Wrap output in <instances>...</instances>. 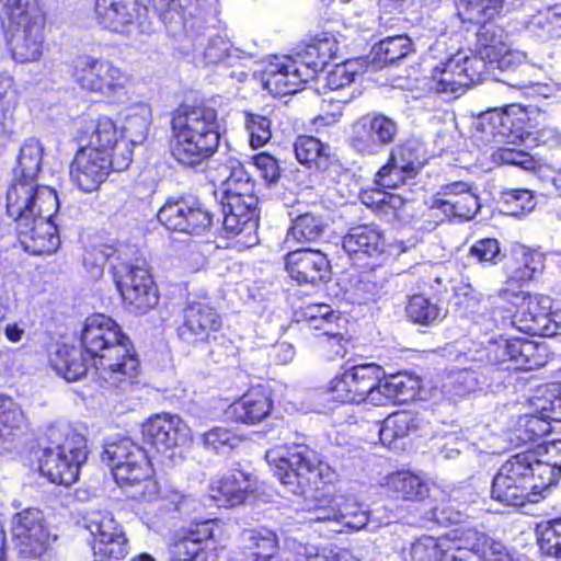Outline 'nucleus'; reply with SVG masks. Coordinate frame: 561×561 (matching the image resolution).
<instances>
[{
    "mask_svg": "<svg viewBox=\"0 0 561 561\" xmlns=\"http://www.w3.org/2000/svg\"><path fill=\"white\" fill-rule=\"evenodd\" d=\"M58 208L54 188L36 181L14 179L7 192V213L15 222L18 238L26 252L44 255L57 251L60 239L53 218Z\"/></svg>",
    "mask_w": 561,
    "mask_h": 561,
    "instance_id": "1",
    "label": "nucleus"
},
{
    "mask_svg": "<svg viewBox=\"0 0 561 561\" xmlns=\"http://www.w3.org/2000/svg\"><path fill=\"white\" fill-rule=\"evenodd\" d=\"M81 344L99 378L117 387L137 374L139 360L129 339L110 317L98 313L85 319Z\"/></svg>",
    "mask_w": 561,
    "mask_h": 561,
    "instance_id": "2",
    "label": "nucleus"
},
{
    "mask_svg": "<svg viewBox=\"0 0 561 561\" xmlns=\"http://www.w3.org/2000/svg\"><path fill=\"white\" fill-rule=\"evenodd\" d=\"M171 152L184 165L210 158L220 141L217 111L208 105H182L171 121Z\"/></svg>",
    "mask_w": 561,
    "mask_h": 561,
    "instance_id": "3",
    "label": "nucleus"
},
{
    "mask_svg": "<svg viewBox=\"0 0 561 561\" xmlns=\"http://www.w3.org/2000/svg\"><path fill=\"white\" fill-rule=\"evenodd\" d=\"M102 460L111 468L116 483L133 497L153 500L160 486L153 479V469L147 451L128 437L108 442Z\"/></svg>",
    "mask_w": 561,
    "mask_h": 561,
    "instance_id": "4",
    "label": "nucleus"
},
{
    "mask_svg": "<svg viewBox=\"0 0 561 561\" xmlns=\"http://www.w3.org/2000/svg\"><path fill=\"white\" fill-rule=\"evenodd\" d=\"M535 453L524 451L510 457L493 478L491 496L512 506L536 503L548 489H535L539 480L534 470Z\"/></svg>",
    "mask_w": 561,
    "mask_h": 561,
    "instance_id": "5",
    "label": "nucleus"
},
{
    "mask_svg": "<svg viewBox=\"0 0 561 561\" xmlns=\"http://www.w3.org/2000/svg\"><path fill=\"white\" fill-rule=\"evenodd\" d=\"M72 77L85 92L106 99H117L127 94L131 75L114 61L91 55L75 60Z\"/></svg>",
    "mask_w": 561,
    "mask_h": 561,
    "instance_id": "6",
    "label": "nucleus"
},
{
    "mask_svg": "<svg viewBox=\"0 0 561 561\" xmlns=\"http://www.w3.org/2000/svg\"><path fill=\"white\" fill-rule=\"evenodd\" d=\"M265 458L274 476L294 495L306 496L321 476L319 466L310 458V451L302 446L293 450H268Z\"/></svg>",
    "mask_w": 561,
    "mask_h": 561,
    "instance_id": "7",
    "label": "nucleus"
},
{
    "mask_svg": "<svg viewBox=\"0 0 561 561\" xmlns=\"http://www.w3.org/2000/svg\"><path fill=\"white\" fill-rule=\"evenodd\" d=\"M221 321L214 308L203 301H193L184 310L183 323L178 328L179 337L188 344H207L208 355L215 363H222L228 357L222 350L226 339L218 335Z\"/></svg>",
    "mask_w": 561,
    "mask_h": 561,
    "instance_id": "8",
    "label": "nucleus"
},
{
    "mask_svg": "<svg viewBox=\"0 0 561 561\" xmlns=\"http://www.w3.org/2000/svg\"><path fill=\"white\" fill-rule=\"evenodd\" d=\"M488 73L486 62L457 49L449 53L445 61L432 72L430 89L437 93L462 94L469 87Z\"/></svg>",
    "mask_w": 561,
    "mask_h": 561,
    "instance_id": "9",
    "label": "nucleus"
},
{
    "mask_svg": "<svg viewBox=\"0 0 561 561\" xmlns=\"http://www.w3.org/2000/svg\"><path fill=\"white\" fill-rule=\"evenodd\" d=\"M94 18L102 28L129 37L152 32L148 8L139 0H95Z\"/></svg>",
    "mask_w": 561,
    "mask_h": 561,
    "instance_id": "10",
    "label": "nucleus"
},
{
    "mask_svg": "<svg viewBox=\"0 0 561 561\" xmlns=\"http://www.w3.org/2000/svg\"><path fill=\"white\" fill-rule=\"evenodd\" d=\"M383 369L376 364H360L346 369L342 375L334 377L328 391L335 401L342 403H360L368 401L371 404L380 403L378 385Z\"/></svg>",
    "mask_w": 561,
    "mask_h": 561,
    "instance_id": "11",
    "label": "nucleus"
},
{
    "mask_svg": "<svg viewBox=\"0 0 561 561\" xmlns=\"http://www.w3.org/2000/svg\"><path fill=\"white\" fill-rule=\"evenodd\" d=\"M8 43L16 62L37 61L43 55L45 18L41 11L21 12L5 18Z\"/></svg>",
    "mask_w": 561,
    "mask_h": 561,
    "instance_id": "12",
    "label": "nucleus"
},
{
    "mask_svg": "<svg viewBox=\"0 0 561 561\" xmlns=\"http://www.w3.org/2000/svg\"><path fill=\"white\" fill-rule=\"evenodd\" d=\"M84 527L94 538L93 561H122L129 552L123 526L112 512L94 510L83 517Z\"/></svg>",
    "mask_w": 561,
    "mask_h": 561,
    "instance_id": "13",
    "label": "nucleus"
},
{
    "mask_svg": "<svg viewBox=\"0 0 561 561\" xmlns=\"http://www.w3.org/2000/svg\"><path fill=\"white\" fill-rule=\"evenodd\" d=\"M114 278L130 312L144 314L157 306L158 290L145 266L121 264L114 267Z\"/></svg>",
    "mask_w": 561,
    "mask_h": 561,
    "instance_id": "14",
    "label": "nucleus"
},
{
    "mask_svg": "<svg viewBox=\"0 0 561 561\" xmlns=\"http://www.w3.org/2000/svg\"><path fill=\"white\" fill-rule=\"evenodd\" d=\"M526 114L522 111L493 110L479 116L476 139L483 145H524Z\"/></svg>",
    "mask_w": 561,
    "mask_h": 561,
    "instance_id": "15",
    "label": "nucleus"
},
{
    "mask_svg": "<svg viewBox=\"0 0 561 561\" xmlns=\"http://www.w3.org/2000/svg\"><path fill=\"white\" fill-rule=\"evenodd\" d=\"M158 220L168 230L199 236L211 225V214L191 196L170 197L160 207Z\"/></svg>",
    "mask_w": 561,
    "mask_h": 561,
    "instance_id": "16",
    "label": "nucleus"
},
{
    "mask_svg": "<svg viewBox=\"0 0 561 561\" xmlns=\"http://www.w3.org/2000/svg\"><path fill=\"white\" fill-rule=\"evenodd\" d=\"M12 535L19 552L30 558L42 556L57 539L37 508H26L13 516Z\"/></svg>",
    "mask_w": 561,
    "mask_h": 561,
    "instance_id": "17",
    "label": "nucleus"
},
{
    "mask_svg": "<svg viewBox=\"0 0 561 561\" xmlns=\"http://www.w3.org/2000/svg\"><path fill=\"white\" fill-rule=\"evenodd\" d=\"M518 307L519 329L534 335L552 336L561 329V316L552 313V299L549 296L523 291L513 296Z\"/></svg>",
    "mask_w": 561,
    "mask_h": 561,
    "instance_id": "18",
    "label": "nucleus"
},
{
    "mask_svg": "<svg viewBox=\"0 0 561 561\" xmlns=\"http://www.w3.org/2000/svg\"><path fill=\"white\" fill-rule=\"evenodd\" d=\"M463 300L459 305L463 306L465 312L476 322H495L496 314L502 318L512 317L516 323L518 307L515 305L513 296H519L523 291H514L508 288L501 289L495 295L483 298L471 285L460 288Z\"/></svg>",
    "mask_w": 561,
    "mask_h": 561,
    "instance_id": "19",
    "label": "nucleus"
},
{
    "mask_svg": "<svg viewBox=\"0 0 561 561\" xmlns=\"http://www.w3.org/2000/svg\"><path fill=\"white\" fill-rule=\"evenodd\" d=\"M399 134L398 123L381 113L363 116L353 125L351 144L362 154H376L393 144Z\"/></svg>",
    "mask_w": 561,
    "mask_h": 561,
    "instance_id": "20",
    "label": "nucleus"
},
{
    "mask_svg": "<svg viewBox=\"0 0 561 561\" xmlns=\"http://www.w3.org/2000/svg\"><path fill=\"white\" fill-rule=\"evenodd\" d=\"M112 171L111 154L92 148H81L70 164V178L83 192H94Z\"/></svg>",
    "mask_w": 561,
    "mask_h": 561,
    "instance_id": "21",
    "label": "nucleus"
},
{
    "mask_svg": "<svg viewBox=\"0 0 561 561\" xmlns=\"http://www.w3.org/2000/svg\"><path fill=\"white\" fill-rule=\"evenodd\" d=\"M547 347L523 337L500 339L490 353L497 363L512 362L515 369L533 370L546 364Z\"/></svg>",
    "mask_w": 561,
    "mask_h": 561,
    "instance_id": "22",
    "label": "nucleus"
},
{
    "mask_svg": "<svg viewBox=\"0 0 561 561\" xmlns=\"http://www.w3.org/2000/svg\"><path fill=\"white\" fill-rule=\"evenodd\" d=\"M222 225L232 234L255 232L259 227L257 197L254 193L222 195Z\"/></svg>",
    "mask_w": 561,
    "mask_h": 561,
    "instance_id": "23",
    "label": "nucleus"
},
{
    "mask_svg": "<svg viewBox=\"0 0 561 561\" xmlns=\"http://www.w3.org/2000/svg\"><path fill=\"white\" fill-rule=\"evenodd\" d=\"M141 433L147 444L158 453H164L184 444L188 428L180 416L164 413L150 417L142 425Z\"/></svg>",
    "mask_w": 561,
    "mask_h": 561,
    "instance_id": "24",
    "label": "nucleus"
},
{
    "mask_svg": "<svg viewBox=\"0 0 561 561\" xmlns=\"http://www.w3.org/2000/svg\"><path fill=\"white\" fill-rule=\"evenodd\" d=\"M307 81L298 60L289 56H275L262 73L263 87L274 95L296 93Z\"/></svg>",
    "mask_w": 561,
    "mask_h": 561,
    "instance_id": "25",
    "label": "nucleus"
},
{
    "mask_svg": "<svg viewBox=\"0 0 561 561\" xmlns=\"http://www.w3.org/2000/svg\"><path fill=\"white\" fill-rule=\"evenodd\" d=\"M285 265L289 276L298 284L314 286L330 275V263L319 250H294L285 256Z\"/></svg>",
    "mask_w": 561,
    "mask_h": 561,
    "instance_id": "26",
    "label": "nucleus"
},
{
    "mask_svg": "<svg viewBox=\"0 0 561 561\" xmlns=\"http://www.w3.org/2000/svg\"><path fill=\"white\" fill-rule=\"evenodd\" d=\"M479 198L466 182L445 184L436 193L432 207L442 209L446 216L471 219L480 209Z\"/></svg>",
    "mask_w": 561,
    "mask_h": 561,
    "instance_id": "27",
    "label": "nucleus"
},
{
    "mask_svg": "<svg viewBox=\"0 0 561 561\" xmlns=\"http://www.w3.org/2000/svg\"><path fill=\"white\" fill-rule=\"evenodd\" d=\"M210 524L204 523L175 541L170 548L173 561H216V545Z\"/></svg>",
    "mask_w": 561,
    "mask_h": 561,
    "instance_id": "28",
    "label": "nucleus"
},
{
    "mask_svg": "<svg viewBox=\"0 0 561 561\" xmlns=\"http://www.w3.org/2000/svg\"><path fill=\"white\" fill-rule=\"evenodd\" d=\"M255 478L239 469L225 473L213 481L211 497L219 506H236L242 504L253 491Z\"/></svg>",
    "mask_w": 561,
    "mask_h": 561,
    "instance_id": "29",
    "label": "nucleus"
},
{
    "mask_svg": "<svg viewBox=\"0 0 561 561\" xmlns=\"http://www.w3.org/2000/svg\"><path fill=\"white\" fill-rule=\"evenodd\" d=\"M272 405V399L264 389L253 388L229 405L227 415L234 422L254 425L268 416Z\"/></svg>",
    "mask_w": 561,
    "mask_h": 561,
    "instance_id": "30",
    "label": "nucleus"
},
{
    "mask_svg": "<svg viewBox=\"0 0 561 561\" xmlns=\"http://www.w3.org/2000/svg\"><path fill=\"white\" fill-rule=\"evenodd\" d=\"M343 249L356 260L376 257L385 251V239L377 226L359 225L344 236Z\"/></svg>",
    "mask_w": 561,
    "mask_h": 561,
    "instance_id": "31",
    "label": "nucleus"
},
{
    "mask_svg": "<svg viewBox=\"0 0 561 561\" xmlns=\"http://www.w3.org/2000/svg\"><path fill=\"white\" fill-rule=\"evenodd\" d=\"M48 445L43 450H51L85 462L88 458L87 438L68 424L51 425L46 433Z\"/></svg>",
    "mask_w": 561,
    "mask_h": 561,
    "instance_id": "32",
    "label": "nucleus"
},
{
    "mask_svg": "<svg viewBox=\"0 0 561 561\" xmlns=\"http://www.w3.org/2000/svg\"><path fill=\"white\" fill-rule=\"evenodd\" d=\"M83 463V461L69 458V456L43 450L39 458V471L51 483L70 485L78 480Z\"/></svg>",
    "mask_w": 561,
    "mask_h": 561,
    "instance_id": "33",
    "label": "nucleus"
},
{
    "mask_svg": "<svg viewBox=\"0 0 561 561\" xmlns=\"http://www.w3.org/2000/svg\"><path fill=\"white\" fill-rule=\"evenodd\" d=\"M89 362L85 351L69 345L59 346L50 359L53 368L67 381L81 379L89 370Z\"/></svg>",
    "mask_w": 561,
    "mask_h": 561,
    "instance_id": "34",
    "label": "nucleus"
},
{
    "mask_svg": "<svg viewBox=\"0 0 561 561\" xmlns=\"http://www.w3.org/2000/svg\"><path fill=\"white\" fill-rule=\"evenodd\" d=\"M241 542L244 556L239 561H268L278 552L276 535L270 530H244Z\"/></svg>",
    "mask_w": 561,
    "mask_h": 561,
    "instance_id": "35",
    "label": "nucleus"
},
{
    "mask_svg": "<svg viewBox=\"0 0 561 561\" xmlns=\"http://www.w3.org/2000/svg\"><path fill=\"white\" fill-rule=\"evenodd\" d=\"M422 424L423 419L417 413L411 411L396 412L386 417L380 426L377 425L380 442L390 446L397 439L417 432Z\"/></svg>",
    "mask_w": 561,
    "mask_h": 561,
    "instance_id": "36",
    "label": "nucleus"
},
{
    "mask_svg": "<svg viewBox=\"0 0 561 561\" xmlns=\"http://www.w3.org/2000/svg\"><path fill=\"white\" fill-rule=\"evenodd\" d=\"M541 448L542 459L535 454L534 470L536 479L539 480L535 489H549L557 482L561 472V439L546 442Z\"/></svg>",
    "mask_w": 561,
    "mask_h": 561,
    "instance_id": "37",
    "label": "nucleus"
},
{
    "mask_svg": "<svg viewBox=\"0 0 561 561\" xmlns=\"http://www.w3.org/2000/svg\"><path fill=\"white\" fill-rule=\"evenodd\" d=\"M414 51L411 38L405 35L389 36L377 43L371 49V62L376 66H392Z\"/></svg>",
    "mask_w": 561,
    "mask_h": 561,
    "instance_id": "38",
    "label": "nucleus"
},
{
    "mask_svg": "<svg viewBox=\"0 0 561 561\" xmlns=\"http://www.w3.org/2000/svg\"><path fill=\"white\" fill-rule=\"evenodd\" d=\"M19 103V92L14 79L8 73H0V146L10 137L14 122V111Z\"/></svg>",
    "mask_w": 561,
    "mask_h": 561,
    "instance_id": "39",
    "label": "nucleus"
},
{
    "mask_svg": "<svg viewBox=\"0 0 561 561\" xmlns=\"http://www.w3.org/2000/svg\"><path fill=\"white\" fill-rule=\"evenodd\" d=\"M43 154L44 148L37 138L30 137L25 139L18 154L14 179L36 181L42 170Z\"/></svg>",
    "mask_w": 561,
    "mask_h": 561,
    "instance_id": "40",
    "label": "nucleus"
},
{
    "mask_svg": "<svg viewBox=\"0 0 561 561\" xmlns=\"http://www.w3.org/2000/svg\"><path fill=\"white\" fill-rule=\"evenodd\" d=\"M388 490L401 500L421 501L428 495V484L410 471H398L387 478Z\"/></svg>",
    "mask_w": 561,
    "mask_h": 561,
    "instance_id": "41",
    "label": "nucleus"
},
{
    "mask_svg": "<svg viewBox=\"0 0 561 561\" xmlns=\"http://www.w3.org/2000/svg\"><path fill=\"white\" fill-rule=\"evenodd\" d=\"M482 20V25L477 32V57L486 62L488 69L493 66L494 58L500 56L505 50V43L503 41V30L492 23H485Z\"/></svg>",
    "mask_w": 561,
    "mask_h": 561,
    "instance_id": "42",
    "label": "nucleus"
},
{
    "mask_svg": "<svg viewBox=\"0 0 561 561\" xmlns=\"http://www.w3.org/2000/svg\"><path fill=\"white\" fill-rule=\"evenodd\" d=\"M328 222L320 215L312 213H306L297 216L287 232L286 243L291 242H313L320 239L325 229Z\"/></svg>",
    "mask_w": 561,
    "mask_h": 561,
    "instance_id": "43",
    "label": "nucleus"
},
{
    "mask_svg": "<svg viewBox=\"0 0 561 561\" xmlns=\"http://www.w3.org/2000/svg\"><path fill=\"white\" fill-rule=\"evenodd\" d=\"M461 541L463 547L457 548L466 549L470 553H474L479 561H494L503 556H511L505 551L502 543L494 541L486 535L479 533L476 529H468L462 534Z\"/></svg>",
    "mask_w": 561,
    "mask_h": 561,
    "instance_id": "44",
    "label": "nucleus"
},
{
    "mask_svg": "<svg viewBox=\"0 0 561 561\" xmlns=\"http://www.w3.org/2000/svg\"><path fill=\"white\" fill-rule=\"evenodd\" d=\"M294 150L297 160L302 164L314 165L317 169L328 167L330 148L316 137L299 136L294 144Z\"/></svg>",
    "mask_w": 561,
    "mask_h": 561,
    "instance_id": "45",
    "label": "nucleus"
},
{
    "mask_svg": "<svg viewBox=\"0 0 561 561\" xmlns=\"http://www.w3.org/2000/svg\"><path fill=\"white\" fill-rule=\"evenodd\" d=\"M416 388L417 380L408 375L397 374L385 377L383 374L378 385L381 401L380 403H376V405H385L387 402L397 399L407 400L414 394Z\"/></svg>",
    "mask_w": 561,
    "mask_h": 561,
    "instance_id": "46",
    "label": "nucleus"
},
{
    "mask_svg": "<svg viewBox=\"0 0 561 561\" xmlns=\"http://www.w3.org/2000/svg\"><path fill=\"white\" fill-rule=\"evenodd\" d=\"M88 133L89 144L85 147L105 151L106 154H111L113 147L119 140L117 127L114 121L107 116L91 121Z\"/></svg>",
    "mask_w": 561,
    "mask_h": 561,
    "instance_id": "47",
    "label": "nucleus"
},
{
    "mask_svg": "<svg viewBox=\"0 0 561 561\" xmlns=\"http://www.w3.org/2000/svg\"><path fill=\"white\" fill-rule=\"evenodd\" d=\"M227 175L221 182L222 195L254 193L255 182L238 160H230L225 167Z\"/></svg>",
    "mask_w": 561,
    "mask_h": 561,
    "instance_id": "48",
    "label": "nucleus"
},
{
    "mask_svg": "<svg viewBox=\"0 0 561 561\" xmlns=\"http://www.w3.org/2000/svg\"><path fill=\"white\" fill-rule=\"evenodd\" d=\"M332 502L339 507L337 525L359 530L368 523V513L351 495L337 494Z\"/></svg>",
    "mask_w": 561,
    "mask_h": 561,
    "instance_id": "49",
    "label": "nucleus"
},
{
    "mask_svg": "<svg viewBox=\"0 0 561 561\" xmlns=\"http://www.w3.org/2000/svg\"><path fill=\"white\" fill-rule=\"evenodd\" d=\"M449 550L448 539L422 536L411 545L410 557L412 561H443Z\"/></svg>",
    "mask_w": 561,
    "mask_h": 561,
    "instance_id": "50",
    "label": "nucleus"
},
{
    "mask_svg": "<svg viewBox=\"0 0 561 561\" xmlns=\"http://www.w3.org/2000/svg\"><path fill=\"white\" fill-rule=\"evenodd\" d=\"M24 423V414L19 404L0 394V444L13 438Z\"/></svg>",
    "mask_w": 561,
    "mask_h": 561,
    "instance_id": "51",
    "label": "nucleus"
},
{
    "mask_svg": "<svg viewBox=\"0 0 561 561\" xmlns=\"http://www.w3.org/2000/svg\"><path fill=\"white\" fill-rule=\"evenodd\" d=\"M528 28L536 36L547 39L561 36V5H554L535 14Z\"/></svg>",
    "mask_w": 561,
    "mask_h": 561,
    "instance_id": "52",
    "label": "nucleus"
},
{
    "mask_svg": "<svg viewBox=\"0 0 561 561\" xmlns=\"http://www.w3.org/2000/svg\"><path fill=\"white\" fill-rule=\"evenodd\" d=\"M503 2L504 0H456V8L463 22L480 23L484 18H493Z\"/></svg>",
    "mask_w": 561,
    "mask_h": 561,
    "instance_id": "53",
    "label": "nucleus"
},
{
    "mask_svg": "<svg viewBox=\"0 0 561 561\" xmlns=\"http://www.w3.org/2000/svg\"><path fill=\"white\" fill-rule=\"evenodd\" d=\"M407 316L422 325H431L445 317L444 310L422 295H414L407 306Z\"/></svg>",
    "mask_w": 561,
    "mask_h": 561,
    "instance_id": "54",
    "label": "nucleus"
},
{
    "mask_svg": "<svg viewBox=\"0 0 561 561\" xmlns=\"http://www.w3.org/2000/svg\"><path fill=\"white\" fill-rule=\"evenodd\" d=\"M537 536L542 553L561 558V517L538 525Z\"/></svg>",
    "mask_w": 561,
    "mask_h": 561,
    "instance_id": "55",
    "label": "nucleus"
},
{
    "mask_svg": "<svg viewBox=\"0 0 561 561\" xmlns=\"http://www.w3.org/2000/svg\"><path fill=\"white\" fill-rule=\"evenodd\" d=\"M456 500L450 499L447 503L442 506L431 507L424 515V518L428 522H434L440 526H449L453 524L461 523L465 517L468 516L467 510L462 505H455Z\"/></svg>",
    "mask_w": 561,
    "mask_h": 561,
    "instance_id": "56",
    "label": "nucleus"
},
{
    "mask_svg": "<svg viewBox=\"0 0 561 561\" xmlns=\"http://www.w3.org/2000/svg\"><path fill=\"white\" fill-rule=\"evenodd\" d=\"M244 126L252 148L263 147L272 137L271 121L266 116L245 112Z\"/></svg>",
    "mask_w": 561,
    "mask_h": 561,
    "instance_id": "57",
    "label": "nucleus"
},
{
    "mask_svg": "<svg viewBox=\"0 0 561 561\" xmlns=\"http://www.w3.org/2000/svg\"><path fill=\"white\" fill-rule=\"evenodd\" d=\"M201 440L206 448L221 454L236 448L240 443L239 437L234 433L224 427H214L205 432L201 435Z\"/></svg>",
    "mask_w": 561,
    "mask_h": 561,
    "instance_id": "58",
    "label": "nucleus"
},
{
    "mask_svg": "<svg viewBox=\"0 0 561 561\" xmlns=\"http://www.w3.org/2000/svg\"><path fill=\"white\" fill-rule=\"evenodd\" d=\"M412 178L414 176L407 170L388 159L387 163L376 173L375 183L385 188H396Z\"/></svg>",
    "mask_w": 561,
    "mask_h": 561,
    "instance_id": "59",
    "label": "nucleus"
},
{
    "mask_svg": "<svg viewBox=\"0 0 561 561\" xmlns=\"http://www.w3.org/2000/svg\"><path fill=\"white\" fill-rule=\"evenodd\" d=\"M412 178L414 176L407 170L388 159L387 163L376 173L375 183L385 188H396Z\"/></svg>",
    "mask_w": 561,
    "mask_h": 561,
    "instance_id": "60",
    "label": "nucleus"
},
{
    "mask_svg": "<svg viewBox=\"0 0 561 561\" xmlns=\"http://www.w3.org/2000/svg\"><path fill=\"white\" fill-rule=\"evenodd\" d=\"M389 159L396 162L411 175L415 176L421 167L422 161L419 151L411 145H399L391 149Z\"/></svg>",
    "mask_w": 561,
    "mask_h": 561,
    "instance_id": "61",
    "label": "nucleus"
},
{
    "mask_svg": "<svg viewBox=\"0 0 561 561\" xmlns=\"http://www.w3.org/2000/svg\"><path fill=\"white\" fill-rule=\"evenodd\" d=\"M296 60H298V65L302 68L308 80L324 70L322 58L313 39L297 53Z\"/></svg>",
    "mask_w": 561,
    "mask_h": 561,
    "instance_id": "62",
    "label": "nucleus"
},
{
    "mask_svg": "<svg viewBox=\"0 0 561 561\" xmlns=\"http://www.w3.org/2000/svg\"><path fill=\"white\" fill-rule=\"evenodd\" d=\"M493 158L500 163L517 165L525 170H531L536 165L534 158L525 149L499 147Z\"/></svg>",
    "mask_w": 561,
    "mask_h": 561,
    "instance_id": "63",
    "label": "nucleus"
},
{
    "mask_svg": "<svg viewBox=\"0 0 561 561\" xmlns=\"http://www.w3.org/2000/svg\"><path fill=\"white\" fill-rule=\"evenodd\" d=\"M539 413L550 422H561V394L557 386L547 396L537 399L536 403Z\"/></svg>",
    "mask_w": 561,
    "mask_h": 561,
    "instance_id": "64",
    "label": "nucleus"
}]
</instances>
